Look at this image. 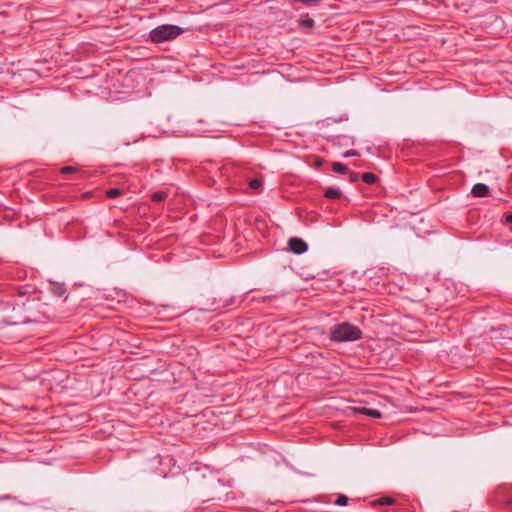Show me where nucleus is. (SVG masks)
Returning <instances> with one entry per match:
<instances>
[{
	"mask_svg": "<svg viewBox=\"0 0 512 512\" xmlns=\"http://www.w3.org/2000/svg\"><path fill=\"white\" fill-rule=\"evenodd\" d=\"M506 221L512 223V214L506 216Z\"/></svg>",
	"mask_w": 512,
	"mask_h": 512,
	"instance_id": "a211bd4d",
	"label": "nucleus"
},
{
	"mask_svg": "<svg viewBox=\"0 0 512 512\" xmlns=\"http://www.w3.org/2000/svg\"><path fill=\"white\" fill-rule=\"evenodd\" d=\"M316 164L319 166L321 165V161H316Z\"/></svg>",
	"mask_w": 512,
	"mask_h": 512,
	"instance_id": "6ab92c4d",
	"label": "nucleus"
},
{
	"mask_svg": "<svg viewBox=\"0 0 512 512\" xmlns=\"http://www.w3.org/2000/svg\"><path fill=\"white\" fill-rule=\"evenodd\" d=\"M325 196L330 199H338L341 196V191L337 188L330 187L326 189Z\"/></svg>",
	"mask_w": 512,
	"mask_h": 512,
	"instance_id": "423d86ee",
	"label": "nucleus"
},
{
	"mask_svg": "<svg viewBox=\"0 0 512 512\" xmlns=\"http://www.w3.org/2000/svg\"><path fill=\"white\" fill-rule=\"evenodd\" d=\"M301 25L304 26V27H308V28H311L313 27L314 25V20L309 18V17H306L304 19H301L300 21Z\"/></svg>",
	"mask_w": 512,
	"mask_h": 512,
	"instance_id": "f8f14e48",
	"label": "nucleus"
},
{
	"mask_svg": "<svg viewBox=\"0 0 512 512\" xmlns=\"http://www.w3.org/2000/svg\"><path fill=\"white\" fill-rule=\"evenodd\" d=\"M376 175L372 174V173H364L362 175V180L367 183V184H373L376 182Z\"/></svg>",
	"mask_w": 512,
	"mask_h": 512,
	"instance_id": "1a4fd4ad",
	"label": "nucleus"
},
{
	"mask_svg": "<svg viewBox=\"0 0 512 512\" xmlns=\"http://www.w3.org/2000/svg\"><path fill=\"white\" fill-rule=\"evenodd\" d=\"M471 193L475 197H485L489 193V188L483 183H477L472 187Z\"/></svg>",
	"mask_w": 512,
	"mask_h": 512,
	"instance_id": "20e7f679",
	"label": "nucleus"
},
{
	"mask_svg": "<svg viewBox=\"0 0 512 512\" xmlns=\"http://www.w3.org/2000/svg\"><path fill=\"white\" fill-rule=\"evenodd\" d=\"M359 153L356 150H349L346 153H344V157H351V156H358Z\"/></svg>",
	"mask_w": 512,
	"mask_h": 512,
	"instance_id": "dca6fc26",
	"label": "nucleus"
},
{
	"mask_svg": "<svg viewBox=\"0 0 512 512\" xmlns=\"http://www.w3.org/2000/svg\"><path fill=\"white\" fill-rule=\"evenodd\" d=\"M332 169L336 173H346L347 172V167L344 164L339 163V162L333 163Z\"/></svg>",
	"mask_w": 512,
	"mask_h": 512,
	"instance_id": "6e6552de",
	"label": "nucleus"
},
{
	"mask_svg": "<svg viewBox=\"0 0 512 512\" xmlns=\"http://www.w3.org/2000/svg\"><path fill=\"white\" fill-rule=\"evenodd\" d=\"M358 411L364 415H367L369 417L373 418H380L381 413L376 409H370V408H359Z\"/></svg>",
	"mask_w": 512,
	"mask_h": 512,
	"instance_id": "39448f33",
	"label": "nucleus"
},
{
	"mask_svg": "<svg viewBox=\"0 0 512 512\" xmlns=\"http://www.w3.org/2000/svg\"><path fill=\"white\" fill-rule=\"evenodd\" d=\"M183 29L176 25H160L150 32V38L154 43L171 41L177 38Z\"/></svg>",
	"mask_w": 512,
	"mask_h": 512,
	"instance_id": "f03ea898",
	"label": "nucleus"
},
{
	"mask_svg": "<svg viewBox=\"0 0 512 512\" xmlns=\"http://www.w3.org/2000/svg\"><path fill=\"white\" fill-rule=\"evenodd\" d=\"M122 194V191L118 188H112L106 191V196L109 198H115Z\"/></svg>",
	"mask_w": 512,
	"mask_h": 512,
	"instance_id": "9d476101",
	"label": "nucleus"
},
{
	"mask_svg": "<svg viewBox=\"0 0 512 512\" xmlns=\"http://www.w3.org/2000/svg\"><path fill=\"white\" fill-rule=\"evenodd\" d=\"M348 497L346 495H340L337 500L335 501V504L337 505H346L348 503Z\"/></svg>",
	"mask_w": 512,
	"mask_h": 512,
	"instance_id": "ddd939ff",
	"label": "nucleus"
},
{
	"mask_svg": "<svg viewBox=\"0 0 512 512\" xmlns=\"http://www.w3.org/2000/svg\"><path fill=\"white\" fill-rule=\"evenodd\" d=\"M289 250L295 254H302L307 251V244L301 239L293 237L288 241Z\"/></svg>",
	"mask_w": 512,
	"mask_h": 512,
	"instance_id": "7ed1b4c3",
	"label": "nucleus"
},
{
	"mask_svg": "<svg viewBox=\"0 0 512 512\" xmlns=\"http://www.w3.org/2000/svg\"><path fill=\"white\" fill-rule=\"evenodd\" d=\"M362 331L355 325L344 322L334 326L330 331V338L336 342L355 341L360 339Z\"/></svg>",
	"mask_w": 512,
	"mask_h": 512,
	"instance_id": "f257e3e1",
	"label": "nucleus"
},
{
	"mask_svg": "<svg viewBox=\"0 0 512 512\" xmlns=\"http://www.w3.org/2000/svg\"><path fill=\"white\" fill-rule=\"evenodd\" d=\"M358 180V174L355 173V172H351L350 173V181L351 182H356Z\"/></svg>",
	"mask_w": 512,
	"mask_h": 512,
	"instance_id": "f3484780",
	"label": "nucleus"
},
{
	"mask_svg": "<svg viewBox=\"0 0 512 512\" xmlns=\"http://www.w3.org/2000/svg\"><path fill=\"white\" fill-rule=\"evenodd\" d=\"M261 186V182L258 179H253L249 182V187L253 190L258 189Z\"/></svg>",
	"mask_w": 512,
	"mask_h": 512,
	"instance_id": "4468645a",
	"label": "nucleus"
},
{
	"mask_svg": "<svg viewBox=\"0 0 512 512\" xmlns=\"http://www.w3.org/2000/svg\"><path fill=\"white\" fill-rule=\"evenodd\" d=\"M77 171V168L76 167H73V166H65L61 169V172L62 173H73V172H76Z\"/></svg>",
	"mask_w": 512,
	"mask_h": 512,
	"instance_id": "2eb2a0df",
	"label": "nucleus"
},
{
	"mask_svg": "<svg viewBox=\"0 0 512 512\" xmlns=\"http://www.w3.org/2000/svg\"><path fill=\"white\" fill-rule=\"evenodd\" d=\"M394 503V499L391 497H382L378 500L372 502V505L380 504V505H391Z\"/></svg>",
	"mask_w": 512,
	"mask_h": 512,
	"instance_id": "0eeeda50",
	"label": "nucleus"
},
{
	"mask_svg": "<svg viewBox=\"0 0 512 512\" xmlns=\"http://www.w3.org/2000/svg\"><path fill=\"white\" fill-rule=\"evenodd\" d=\"M167 194L161 191L155 192L152 195V200L156 202H160L166 198Z\"/></svg>",
	"mask_w": 512,
	"mask_h": 512,
	"instance_id": "9b49d317",
	"label": "nucleus"
}]
</instances>
